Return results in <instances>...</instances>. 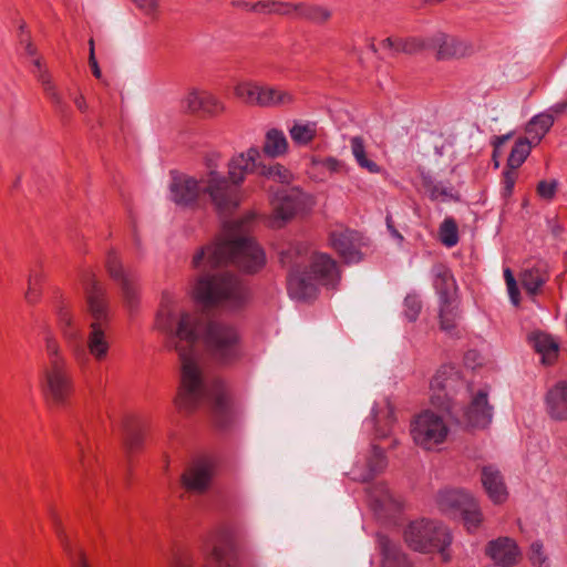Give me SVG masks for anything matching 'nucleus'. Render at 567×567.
Masks as SVG:
<instances>
[{"instance_id":"nucleus-16","label":"nucleus","mask_w":567,"mask_h":567,"mask_svg":"<svg viewBox=\"0 0 567 567\" xmlns=\"http://www.w3.org/2000/svg\"><path fill=\"white\" fill-rule=\"evenodd\" d=\"M331 246L347 264H357L362 259V236L350 229L336 230L330 236Z\"/></svg>"},{"instance_id":"nucleus-28","label":"nucleus","mask_w":567,"mask_h":567,"mask_svg":"<svg viewBox=\"0 0 567 567\" xmlns=\"http://www.w3.org/2000/svg\"><path fill=\"white\" fill-rule=\"evenodd\" d=\"M432 274L434 276L433 286L440 296V300L454 299L453 292L456 286L450 269L442 264H437L433 266Z\"/></svg>"},{"instance_id":"nucleus-39","label":"nucleus","mask_w":567,"mask_h":567,"mask_svg":"<svg viewBox=\"0 0 567 567\" xmlns=\"http://www.w3.org/2000/svg\"><path fill=\"white\" fill-rule=\"evenodd\" d=\"M386 457L384 456L383 449L373 445L371 454L367 460L368 471L362 475L363 481L372 478L373 475L381 473L386 467Z\"/></svg>"},{"instance_id":"nucleus-1","label":"nucleus","mask_w":567,"mask_h":567,"mask_svg":"<svg viewBox=\"0 0 567 567\" xmlns=\"http://www.w3.org/2000/svg\"><path fill=\"white\" fill-rule=\"evenodd\" d=\"M156 327L166 336V344L175 350L181 361V388L177 403L190 411L209 404L219 426L230 422L231 410L224 385L203 372L199 360V339L203 337L210 353L228 362L238 354V334L226 323L208 321L202 323L195 315L183 310L176 298L166 292L162 297Z\"/></svg>"},{"instance_id":"nucleus-27","label":"nucleus","mask_w":567,"mask_h":567,"mask_svg":"<svg viewBox=\"0 0 567 567\" xmlns=\"http://www.w3.org/2000/svg\"><path fill=\"white\" fill-rule=\"evenodd\" d=\"M379 546L383 556L382 567H412L405 554L388 537L380 536Z\"/></svg>"},{"instance_id":"nucleus-4","label":"nucleus","mask_w":567,"mask_h":567,"mask_svg":"<svg viewBox=\"0 0 567 567\" xmlns=\"http://www.w3.org/2000/svg\"><path fill=\"white\" fill-rule=\"evenodd\" d=\"M204 165L205 169L202 173L204 199H208L219 215H230L240 204V187L228 174L218 169L219 155L217 153L207 154Z\"/></svg>"},{"instance_id":"nucleus-55","label":"nucleus","mask_w":567,"mask_h":567,"mask_svg":"<svg viewBox=\"0 0 567 567\" xmlns=\"http://www.w3.org/2000/svg\"><path fill=\"white\" fill-rule=\"evenodd\" d=\"M76 446L79 450V465H80L79 471L81 472V475L84 480L87 477V466H86V462L84 460V449H83L81 442H76Z\"/></svg>"},{"instance_id":"nucleus-62","label":"nucleus","mask_w":567,"mask_h":567,"mask_svg":"<svg viewBox=\"0 0 567 567\" xmlns=\"http://www.w3.org/2000/svg\"><path fill=\"white\" fill-rule=\"evenodd\" d=\"M504 278H505V281H506V286H507V287H513V286L517 285V284H516V280H515V278H514V275H513V272L511 271V269H509V268H506V269L504 270Z\"/></svg>"},{"instance_id":"nucleus-42","label":"nucleus","mask_w":567,"mask_h":567,"mask_svg":"<svg viewBox=\"0 0 567 567\" xmlns=\"http://www.w3.org/2000/svg\"><path fill=\"white\" fill-rule=\"evenodd\" d=\"M262 85L251 82L240 83L235 89V94L248 104L259 105Z\"/></svg>"},{"instance_id":"nucleus-43","label":"nucleus","mask_w":567,"mask_h":567,"mask_svg":"<svg viewBox=\"0 0 567 567\" xmlns=\"http://www.w3.org/2000/svg\"><path fill=\"white\" fill-rule=\"evenodd\" d=\"M463 517L464 525L468 530L476 529L483 520V515L478 508L476 501L473 498L470 504L460 513Z\"/></svg>"},{"instance_id":"nucleus-18","label":"nucleus","mask_w":567,"mask_h":567,"mask_svg":"<svg viewBox=\"0 0 567 567\" xmlns=\"http://www.w3.org/2000/svg\"><path fill=\"white\" fill-rule=\"evenodd\" d=\"M106 268L110 276L118 284L125 305L128 308H133L137 302V292L133 278L123 269L120 259L113 251L107 255Z\"/></svg>"},{"instance_id":"nucleus-21","label":"nucleus","mask_w":567,"mask_h":567,"mask_svg":"<svg viewBox=\"0 0 567 567\" xmlns=\"http://www.w3.org/2000/svg\"><path fill=\"white\" fill-rule=\"evenodd\" d=\"M58 321L61 333L65 339L70 350L76 358L83 357L85 351L83 347L82 331L81 328L74 323L70 312L64 308L59 309Z\"/></svg>"},{"instance_id":"nucleus-19","label":"nucleus","mask_w":567,"mask_h":567,"mask_svg":"<svg viewBox=\"0 0 567 567\" xmlns=\"http://www.w3.org/2000/svg\"><path fill=\"white\" fill-rule=\"evenodd\" d=\"M260 158V152L256 147H250L246 153H240L233 157L228 163L227 174L239 187L248 173L257 174V166Z\"/></svg>"},{"instance_id":"nucleus-23","label":"nucleus","mask_w":567,"mask_h":567,"mask_svg":"<svg viewBox=\"0 0 567 567\" xmlns=\"http://www.w3.org/2000/svg\"><path fill=\"white\" fill-rule=\"evenodd\" d=\"M546 410L556 421L567 420V382H558L547 392Z\"/></svg>"},{"instance_id":"nucleus-32","label":"nucleus","mask_w":567,"mask_h":567,"mask_svg":"<svg viewBox=\"0 0 567 567\" xmlns=\"http://www.w3.org/2000/svg\"><path fill=\"white\" fill-rule=\"evenodd\" d=\"M257 175L265 177L266 179L280 183L282 186H288L293 178L291 172L279 163H259L257 166Z\"/></svg>"},{"instance_id":"nucleus-46","label":"nucleus","mask_w":567,"mask_h":567,"mask_svg":"<svg viewBox=\"0 0 567 567\" xmlns=\"http://www.w3.org/2000/svg\"><path fill=\"white\" fill-rule=\"evenodd\" d=\"M38 80L41 82L42 87L48 97L55 104L56 107L62 109L64 106L61 95L55 90L48 72H42L38 75Z\"/></svg>"},{"instance_id":"nucleus-22","label":"nucleus","mask_w":567,"mask_h":567,"mask_svg":"<svg viewBox=\"0 0 567 567\" xmlns=\"http://www.w3.org/2000/svg\"><path fill=\"white\" fill-rule=\"evenodd\" d=\"M473 497L463 489L445 488L439 492L436 503L446 514H460L470 504Z\"/></svg>"},{"instance_id":"nucleus-60","label":"nucleus","mask_w":567,"mask_h":567,"mask_svg":"<svg viewBox=\"0 0 567 567\" xmlns=\"http://www.w3.org/2000/svg\"><path fill=\"white\" fill-rule=\"evenodd\" d=\"M566 110H567V101H563V102L554 104L549 109V112H553L555 114H560V113L565 112Z\"/></svg>"},{"instance_id":"nucleus-50","label":"nucleus","mask_w":567,"mask_h":567,"mask_svg":"<svg viewBox=\"0 0 567 567\" xmlns=\"http://www.w3.org/2000/svg\"><path fill=\"white\" fill-rule=\"evenodd\" d=\"M557 182L540 181L537 185V193L544 199H551L557 189Z\"/></svg>"},{"instance_id":"nucleus-56","label":"nucleus","mask_w":567,"mask_h":567,"mask_svg":"<svg viewBox=\"0 0 567 567\" xmlns=\"http://www.w3.org/2000/svg\"><path fill=\"white\" fill-rule=\"evenodd\" d=\"M89 64L91 66L93 75L96 79H101L102 78V72H101V69H100L99 63L96 61V58H95V51H93V50H92V53L89 54Z\"/></svg>"},{"instance_id":"nucleus-26","label":"nucleus","mask_w":567,"mask_h":567,"mask_svg":"<svg viewBox=\"0 0 567 567\" xmlns=\"http://www.w3.org/2000/svg\"><path fill=\"white\" fill-rule=\"evenodd\" d=\"M533 348L542 355L544 364H551L558 354V343L548 334L543 332H533L528 337Z\"/></svg>"},{"instance_id":"nucleus-25","label":"nucleus","mask_w":567,"mask_h":567,"mask_svg":"<svg viewBox=\"0 0 567 567\" xmlns=\"http://www.w3.org/2000/svg\"><path fill=\"white\" fill-rule=\"evenodd\" d=\"M482 484L495 504H501L507 498V491L503 477L494 466H485L482 470Z\"/></svg>"},{"instance_id":"nucleus-38","label":"nucleus","mask_w":567,"mask_h":567,"mask_svg":"<svg viewBox=\"0 0 567 567\" xmlns=\"http://www.w3.org/2000/svg\"><path fill=\"white\" fill-rule=\"evenodd\" d=\"M350 145H351L352 155L355 158V161L360 167L367 169L370 173H379L380 172L379 165L375 162H373L367 157L365 146H364V142H363L362 137H360V136L352 137L350 141Z\"/></svg>"},{"instance_id":"nucleus-24","label":"nucleus","mask_w":567,"mask_h":567,"mask_svg":"<svg viewBox=\"0 0 567 567\" xmlns=\"http://www.w3.org/2000/svg\"><path fill=\"white\" fill-rule=\"evenodd\" d=\"M368 493L371 505L380 514L390 515L400 508L399 502L383 483L371 486Z\"/></svg>"},{"instance_id":"nucleus-12","label":"nucleus","mask_w":567,"mask_h":567,"mask_svg":"<svg viewBox=\"0 0 567 567\" xmlns=\"http://www.w3.org/2000/svg\"><path fill=\"white\" fill-rule=\"evenodd\" d=\"M215 467L213 462L208 460H197L185 468L181 482L186 491L204 494L212 485Z\"/></svg>"},{"instance_id":"nucleus-35","label":"nucleus","mask_w":567,"mask_h":567,"mask_svg":"<svg viewBox=\"0 0 567 567\" xmlns=\"http://www.w3.org/2000/svg\"><path fill=\"white\" fill-rule=\"evenodd\" d=\"M293 101L291 93L271 86H262L259 106H284Z\"/></svg>"},{"instance_id":"nucleus-44","label":"nucleus","mask_w":567,"mask_h":567,"mask_svg":"<svg viewBox=\"0 0 567 567\" xmlns=\"http://www.w3.org/2000/svg\"><path fill=\"white\" fill-rule=\"evenodd\" d=\"M440 239L446 247H453L457 244V226L452 218H445L441 224Z\"/></svg>"},{"instance_id":"nucleus-13","label":"nucleus","mask_w":567,"mask_h":567,"mask_svg":"<svg viewBox=\"0 0 567 567\" xmlns=\"http://www.w3.org/2000/svg\"><path fill=\"white\" fill-rule=\"evenodd\" d=\"M205 567H234L235 548L227 535H219L203 548Z\"/></svg>"},{"instance_id":"nucleus-57","label":"nucleus","mask_w":567,"mask_h":567,"mask_svg":"<svg viewBox=\"0 0 567 567\" xmlns=\"http://www.w3.org/2000/svg\"><path fill=\"white\" fill-rule=\"evenodd\" d=\"M508 296L511 298V301L514 306H518L519 303V290L517 285L513 287H507Z\"/></svg>"},{"instance_id":"nucleus-15","label":"nucleus","mask_w":567,"mask_h":567,"mask_svg":"<svg viewBox=\"0 0 567 567\" xmlns=\"http://www.w3.org/2000/svg\"><path fill=\"white\" fill-rule=\"evenodd\" d=\"M171 198L178 205L190 206L204 199L202 175L199 178L178 175L174 176L169 186Z\"/></svg>"},{"instance_id":"nucleus-11","label":"nucleus","mask_w":567,"mask_h":567,"mask_svg":"<svg viewBox=\"0 0 567 567\" xmlns=\"http://www.w3.org/2000/svg\"><path fill=\"white\" fill-rule=\"evenodd\" d=\"M449 429L444 420L432 411H424L411 424L414 442L423 449L431 450L442 443Z\"/></svg>"},{"instance_id":"nucleus-2","label":"nucleus","mask_w":567,"mask_h":567,"mask_svg":"<svg viewBox=\"0 0 567 567\" xmlns=\"http://www.w3.org/2000/svg\"><path fill=\"white\" fill-rule=\"evenodd\" d=\"M255 272L265 264V255L254 239L246 235H229L213 246L203 247L194 256L192 265L202 272H209L223 265ZM195 295L206 306L237 309L249 298L245 284L229 272L203 275L198 278Z\"/></svg>"},{"instance_id":"nucleus-33","label":"nucleus","mask_w":567,"mask_h":567,"mask_svg":"<svg viewBox=\"0 0 567 567\" xmlns=\"http://www.w3.org/2000/svg\"><path fill=\"white\" fill-rule=\"evenodd\" d=\"M52 520H53L56 536L59 537L64 550L69 555L72 566L73 567H87L86 560L84 558V554L81 550L80 551L73 550L72 545L63 529L61 519L58 517V515L52 514Z\"/></svg>"},{"instance_id":"nucleus-10","label":"nucleus","mask_w":567,"mask_h":567,"mask_svg":"<svg viewBox=\"0 0 567 567\" xmlns=\"http://www.w3.org/2000/svg\"><path fill=\"white\" fill-rule=\"evenodd\" d=\"M430 389L432 404L453 414L454 394L465 389V384L454 367L443 365L432 378Z\"/></svg>"},{"instance_id":"nucleus-36","label":"nucleus","mask_w":567,"mask_h":567,"mask_svg":"<svg viewBox=\"0 0 567 567\" xmlns=\"http://www.w3.org/2000/svg\"><path fill=\"white\" fill-rule=\"evenodd\" d=\"M547 274L543 267L526 268L522 272V284L530 295L537 293L540 287L547 281Z\"/></svg>"},{"instance_id":"nucleus-31","label":"nucleus","mask_w":567,"mask_h":567,"mask_svg":"<svg viewBox=\"0 0 567 567\" xmlns=\"http://www.w3.org/2000/svg\"><path fill=\"white\" fill-rule=\"evenodd\" d=\"M288 131L296 145L306 146L317 136V123L295 121Z\"/></svg>"},{"instance_id":"nucleus-48","label":"nucleus","mask_w":567,"mask_h":567,"mask_svg":"<svg viewBox=\"0 0 567 567\" xmlns=\"http://www.w3.org/2000/svg\"><path fill=\"white\" fill-rule=\"evenodd\" d=\"M422 308L420 298L416 295H408L404 299V313L411 321L416 320Z\"/></svg>"},{"instance_id":"nucleus-47","label":"nucleus","mask_w":567,"mask_h":567,"mask_svg":"<svg viewBox=\"0 0 567 567\" xmlns=\"http://www.w3.org/2000/svg\"><path fill=\"white\" fill-rule=\"evenodd\" d=\"M528 557L534 567H550L549 558L539 542H534L530 545Z\"/></svg>"},{"instance_id":"nucleus-20","label":"nucleus","mask_w":567,"mask_h":567,"mask_svg":"<svg viewBox=\"0 0 567 567\" xmlns=\"http://www.w3.org/2000/svg\"><path fill=\"white\" fill-rule=\"evenodd\" d=\"M487 556L497 565L511 567L520 556L516 543L509 537H499L491 540L486 546Z\"/></svg>"},{"instance_id":"nucleus-8","label":"nucleus","mask_w":567,"mask_h":567,"mask_svg":"<svg viewBox=\"0 0 567 567\" xmlns=\"http://www.w3.org/2000/svg\"><path fill=\"white\" fill-rule=\"evenodd\" d=\"M268 193L275 223H279L278 226L305 213L312 204L310 196L299 187L281 186L277 189L269 188Z\"/></svg>"},{"instance_id":"nucleus-53","label":"nucleus","mask_w":567,"mask_h":567,"mask_svg":"<svg viewBox=\"0 0 567 567\" xmlns=\"http://www.w3.org/2000/svg\"><path fill=\"white\" fill-rule=\"evenodd\" d=\"M516 169H512L508 167V169L504 173V179H503V194L504 196H509L513 192L515 181H516Z\"/></svg>"},{"instance_id":"nucleus-64","label":"nucleus","mask_w":567,"mask_h":567,"mask_svg":"<svg viewBox=\"0 0 567 567\" xmlns=\"http://www.w3.org/2000/svg\"><path fill=\"white\" fill-rule=\"evenodd\" d=\"M74 104L76 105V107L81 111V112H85L86 109H87V104L85 102V99L83 95H80L78 97L74 99Z\"/></svg>"},{"instance_id":"nucleus-58","label":"nucleus","mask_w":567,"mask_h":567,"mask_svg":"<svg viewBox=\"0 0 567 567\" xmlns=\"http://www.w3.org/2000/svg\"><path fill=\"white\" fill-rule=\"evenodd\" d=\"M386 227L394 238H396L400 241L403 239V236L394 228L392 224V218L390 216H386Z\"/></svg>"},{"instance_id":"nucleus-59","label":"nucleus","mask_w":567,"mask_h":567,"mask_svg":"<svg viewBox=\"0 0 567 567\" xmlns=\"http://www.w3.org/2000/svg\"><path fill=\"white\" fill-rule=\"evenodd\" d=\"M374 419H375V423H377V429H375L377 436L378 437H385V436H388V431L384 430V429H381V426H380L381 416L379 415V413H375Z\"/></svg>"},{"instance_id":"nucleus-14","label":"nucleus","mask_w":567,"mask_h":567,"mask_svg":"<svg viewBox=\"0 0 567 567\" xmlns=\"http://www.w3.org/2000/svg\"><path fill=\"white\" fill-rule=\"evenodd\" d=\"M183 112L198 116H214L223 111V104L210 93L190 90L181 101Z\"/></svg>"},{"instance_id":"nucleus-37","label":"nucleus","mask_w":567,"mask_h":567,"mask_svg":"<svg viewBox=\"0 0 567 567\" xmlns=\"http://www.w3.org/2000/svg\"><path fill=\"white\" fill-rule=\"evenodd\" d=\"M423 187L432 200L456 199L453 188L441 182H434L430 176H423Z\"/></svg>"},{"instance_id":"nucleus-3","label":"nucleus","mask_w":567,"mask_h":567,"mask_svg":"<svg viewBox=\"0 0 567 567\" xmlns=\"http://www.w3.org/2000/svg\"><path fill=\"white\" fill-rule=\"evenodd\" d=\"M281 265L288 268L287 289L291 298L309 300L319 285L334 288L340 279L337 262L327 254L312 252L302 245H290L279 252Z\"/></svg>"},{"instance_id":"nucleus-63","label":"nucleus","mask_w":567,"mask_h":567,"mask_svg":"<svg viewBox=\"0 0 567 567\" xmlns=\"http://www.w3.org/2000/svg\"><path fill=\"white\" fill-rule=\"evenodd\" d=\"M476 357L477 353L475 351H468L465 355V363L471 368H475Z\"/></svg>"},{"instance_id":"nucleus-6","label":"nucleus","mask_w":567,"mask_h":567,"mask_svg":"<svg viewBox=\"0 0 567 567\" xmlns=\"http://www.w3.org/2000/svg\"><path fill=\"white\" fill-rule=\"evenodd\" d=\"M45 350L49 365L43 370L42 391L51 405L63 406L72 392V381L58 340L50 332L45 336Z\"/></svg>"},{"instance_id":"nucleus-34","label":"nucleus","mask_w":567,"mask_h":567,"mask_svg":"<svg viewBox=\"0 0 567 567\" xmlns=\"http://www.w3.org/2000/svg\"><path fill=\"white\" fill-rule=\"evenodd\" d=\"M554 124V116L549 112L542 113L532 117L527 123L526 133L535 140V144L539 143L545 134Z\"/></svg>"},{"instance_id":"nucleus-17","label":"nucleus","mask_w":567,"mask_h":567,"mask_svg":"<svg viewBox=\"0 0 567 567\" xmlns=\"http://www.w3.org/2000/svg\"><path fill=\"white\" fill-rule=\"evenodd\" d=\"M431 49L436 51L439 60L460 59L474 53V45L463 39L436 33L431 37Z\"/></svg>"},{"instance_id":"nucleus-49","label":"nucleus","mask_w":567,"mask_h":567,"mask_svg":"<svg viewBox=\"0 0 567 567\" xmlns=\"http://www.w3.org/2000/svg\"><path fill=\"white\" fill-rule=\"evenodd\" d=\"M431 49V38L427 39H419V38H409L405 39L404 53L406 54H415L423 50Z\"/></svg>"},{"instance_id":"nucleus-30","label":"nucleus","mask_w":567,"mask_h":567,"mask_svg":"<svg viewBox=\"0 0 567 567\" xmlns=\"http://www.w3.org/2000/svg\"><path fill=\"white\" fill-rule=\"evenodd\" d=\"M439 317L441 329L450 334H454L457 322L460 320L457 303L455 299L441 300Z\"/></svg>"},{"instance_id":"nucleus-41","label":"nucleus","mask_w":567,"mask_h":567,"mask_svg":"<svg viewBox=\"0 0 567 567\" xmlns=\"http://www.w3.org/2000/svg\"><path fill=\"white\" fill-rule=\"evenodd\" d=\"M328 9L319 6H309L303 2L297 3V17L311 20L313 22H323L330 18Z\"/></svg>"},{"instance_id":"nucleus-7","label":"nucleus","mask_w":567,"mask_h":567,"mask_svg":"<svg viewBox=\"0 0 567 567\" xmlns=\"http://www.w3.org/2000/svg\"><path fill=\"white\" fill-rule=\"evenodd\" d=\"M403 536L411 549L420 553L437 551L446 559L444 553L451 544V535L442 523L426 518L413 520L405 527Z\"/></svg>"},{"instance_id":"nucleus-29","label":"nucleus","mask_w":567,"mask_h":567,"mask_svg":"<svg viewBox=\"0 0 567 567\" xmlns=\"http://www.w3.org/2000/svg\"><path fill=\"white\" fill-rule=\"evenodd\" d=\"M288 151V141L282 131L271 128L266 133L262 152L271 158L285 155Z\"/></svg>"},{"instance_id":"nucleus-52","label":"nucleus","mask_w":567,"mask_h":567,"mask_svg":"<svg viewBox=\"0 0 567 567\" xmlns=\"http://www.w3.org/2000/svg\"><path fill=\"white\" fill-rule=\"evenodd\" d=\"M133 3L147 16H154L158 9L159 0H132Z\"/></svg>"},{"instance_id":"nucleus-5","label":"nucleus","mask_w":567,"mask_h":567,"mask_svg":"<svg viewBox=\"0 0 567 567\" xmlns=\"http://www.w3.org/2000/svg\"><path fill=\"white\" fill-rule=\"evenodd\" d=\"M84 285L87 311L91 317L86 348L95 360L102 361L106 358L110 349V342L106 337L110 319L106 292L93 278H87Z\"/></svg>"},{"instance_id":"nucleus-45","label":"nucleus","mask_w":567,"mask_h":567,"mask_svg":"<svg viewBox=\"0 0 567 567\" xmlns=\"http://www.w3.org/2000/svg\"><path fill=\"white\" fill-rule=\"evenodd\" d=\"M142 443V435L140 431L131 425L125 424L123 429V444L127 453H132Z\"/></svg>"},{"instance_id":"nucleus-54","label":"nucleus","mask_w":567,"mask_h":567,"mask_svg":"<svg viewBox=\"0 0 567 567\" xmlns=\"http://www.w3.org/2000/svg\"><path fill=\"white\" fill-rule=\"evenodd\" d=\"M275 0L257 1L251 4V12L274 13Z\"/></svg>"},{"instance_id":"nucleus-61","label":"nucleus","mask_w":567,"mask_h":567,"mask_svg":"<svg viewBox=\"0 0 567 567\" xmlns=\"http://www.w3.org/2000/svg\"><path fill=\"white\" fill-rule=\"evenodd\" d=\"M34 280L35 279L33 277L29 278V289H28V292L25 293V298L28 299L29 302H33L37 297L34 293V289H33Z\"/></svg>"},{"instance_id":"nucleus-51","label":"nucleus","mask_w":567,"mask_h":567,"mask_svg":"<svg viewBox=\"0 0 567 567\" xmlns=\"http://www.w3.org/2000/svg\"><path fill=\"white\" fill-rule=\"evenodd\" d=\"M274 13L280 16H296L297 17V3L282 2L275 0Z\"/></svg>"},{"instance_id":"nucleus-9","label":"nucleus","mask_w":567,"mask_h":567,"mask_svg":"<svg viewBox=\"0 0 567 567\" xmlns=\"http://www.w3.org/2000/svg\"><path fill=\"white\" fill-rule=\"evenodd\" d=\"M449 416L466 429H484L493 417V406L488 403V389H480L471 393V400L466 408L458 409L453 402V414Z\"/></svg>"},{"instance_id":"nucleus-40","label":"nucleus","mask_w":567,"mask_h":567,"mask_svg":"<svg viewBox=\"0 0 567 567\" xmlns=\"http://www.w3.org/2000/svg\"><path fill=\"white\" fill-rule=\"evenodd\" d=\"M533 142L527 138H519L509 154L507 166L512 169H517L530 153Z\"/></svg>"}]
</instances>
